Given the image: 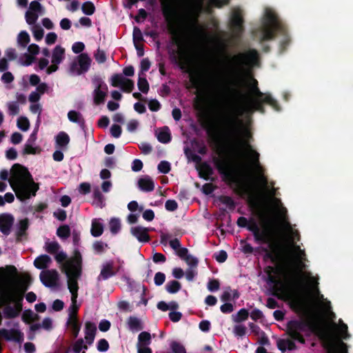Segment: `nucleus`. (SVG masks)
Returning <instances> with one entry per match:
<instances>
[{"mask_svg":"<svg viewBox=\"0 0 353 353\" xmlns=\"http://www.w3.org/2000/svg\"><path fill=\"white\" fill-rule=\"evenodd\" d=\"M199 98L205 100L214 113V124L210 130L213 139L221 144L235 161L220 168L231 182L243 188L252 180L261 194L267 198L269 214L261 213L259 223L238 219L240 226H248L256 240L268 242L276 229L285 243L294 239V229L287 219V210L280 199L274 197L275 189L270 188L259 162V154L252 149L249 141L251 134L239 115L260 110L262 103L276 108V102L270 94L261 92L256 85H192Z\"/></svg>","mask_w":353,"mask_h":353,"instance_id":"f257e3e1","label":"nucleus"},{"mask_svg":"<svg viewBox=\"0 0 353 353\" xmlns=\"http://www.w3.org/2000/svg\"><path fill=\"white\" fill-rule=\"evenodd\" d=\"M294 238L285 243L284 256L288 268L300 272L299 278L308 288L310 298L292 293L288 295L291 306L303 314V319L288 323V333L292 339L304 343L303 334L312 332L323 340L327 353H347L346 345L341 341L350 337L347 325L341 319L338 323L333 321L334 314L330 310V302L323 298L316 288L318 279L310 272H301L305 254L299 245H294L295 241L299 239L298 232Z\"/></svg>","mask_w":353,"mask_h":353,"instance_id":"f03ea898","label":"nucleus"},{"mask_svg":"<svg viewBox=\"0 0 353 353\" xmlns=\"http://www.w3.org/2000/svg\"><path fill=\"white\" fill-rule=\"evenodd\" d=\"M26 279L27 276L19 274L14 266L7 267L1 272L0 307L6 305L3 311L6 317L14 318L20 314Z\"/></svg>","mask_w":353,"mask_h":353,"instance_id":"7ed1b4c3","label":"nucleus"},{"mask_svg":"<svg viewBox=\"0 0 353 353\" xmlns=\"http://www.w3.org/2000/svg\"><path fill=\"white\" fill-rule=\"evenodd\" d=\"M0 179L8 180L17 199L21 201L35 196L39 190V185L34 181L28 170L19 164L14 165L10 173L6 170L0 171Z\"/></svg>","mask_w":353,"mask_h":353,"instance_id":"20e7f679","label":"nucleus"},{"mask_svg":"<svg viewBox=\"0 0 353 353\" xmlns=\"http://www.w3.org/2000/svg\"><path fill=\"white\" fill-rule=\"evenodd\" d=\"M81 260L79 254L73 260L68 261L63 265V271L68 279V288L71 293V305L69 308V317L77 316L79 306L77 303L78 296L77 280L81 276Z\"/></svg>","mask_w":353,"mask_h":353,"instance_id":"39448f33","label":"nucleus"},{"mask_svg":"<svg viewBox=\"0 0 353 353\" xmlns=\"http://www.w3.org/2000/svg\"><path fill=\"white\" fill-rule=\"evenodd\" d=\"M268 274L269 280L277 288H284L291 285L292 273L290 270L283 267L281 264L276 262L274 266H268L265 270Z\"/></svg>","mask_w":353,"mask_h":353,"instance_id":"423d86ee","label":"nucleus"},{"mask_svg":"<svg viewBox=\"0 0 353 353\" xmlns=\"http://www.w3.org/2000/svg\"><path fill=\"white\" fill-rule=\"evenodd\" d=\"M278 27L279 23L274 12L270 8H266L262 21V27L259 33V38L261 40L272 38L274 32Z\"/></svg>","mask_w":353,"mask_h":353,"instance_id":"0eeeda50","label":"nucleus"},{"mask_svg":"<svg viewBox=\"0 0 353 353\" xmlns=\"http://www.w3.org/2000/svg\"><path fill=\"white\" fill-rule=\"evenodd\" d=\"M91 61L87 54L82 53L71 63L69 72L72 75H80L88 70Z\"/></svg>","mask_w":353,"mask_h":353,"instance_id":"6e6552de","label":"nucleus"},{"mask_svg":"<svg viewBox=\"0 0 353 353\" xmlns=\"http://www.w3.org/2000/svg\"><path fill=\"white\" fill-rule=\"evenodd\" d=\"M44 13V8L40 3L32 1L25 14L26 21L28 25H34L40 15Z\"/></svg>","mask_w":353,"mask_h":353,"instance_id":"1a4fd4ad","label":"nucleus"},{"mask_svg":"<svg viewBox=\"0 0 353 353\" xmlns=\"http://www.w3.org/2000/svg\"><path fill=\"white\" fill-rule=\"evenodd\" d=\"M65 50L61 46H57L52 52V64L46 69L48 74H51L58 70V65L65 59Z\"/></svg>","mask_w":353,"mask_h":353,"instance_id":"9d476101","label":"nucleus"},{"mask_svg":"<svg viewBox=\"0 0 353 353\" xmlns=\"http://www.w3.org/2000/svg\"><path fill=\"white\" fill-rule=\"evenodd\" d=\"M110 84L112 86L119 88L127 92H131L134 88L133 81L121 74L112 75L110 78Z\"/></svg>","mask_w":353,"mask_h":353,"instance_id":"9b49d317","label":"nucleus"},{"mask_svg":"<svg viewBox=\"0 0 353 353\" xmlns=\"http://www.w3.org/2000/svg\"><path fill=\"white\" fill-rule=\"evenodd\" d=\"M108 90V85L101 79H98L94 81V89L92 92V97L95 105H99L105 101Z\"/></svg>","mask_w":353,"mask_h":353,"instance_id":"f8f14e48","label":"nucleus"},{"mask_svg":"<svg viewBox=\"0 0 353 353\" xmlns=\"http://www.w3.org/2000/svg\"><path fill=\"white\" fill-rule=\"evenodd\" d=\"M39 276L41 282L47 287L56 288L59 285V274L56 270H43Z\"/></svg>","mask_w":353,"mask_h":353,"instance_id":"ddd939ff","label":"nucleus"},{"mask_svg":"<svg viewBox=\"0 0 353 353\" xmlns=\"http://www.w3.org/2000/svg\"><path fill=\"white\" fill-rule=\"evenodd\" d=\"M40 48L38 45L32 43L28 47V53L23 54L20 59V63L23 65H29L34 61L35 57L39 54Z\"/></svg>","mask_w":353,"mask_h":353,"instance_id":"4468645a","label":"nucleus"},{"mask_svg":"<svg viewBox=\"0 0 353 353\" xmlns=\"http://www.w3.org/2000/svg\"><path fill=\"white\" fill-rule=\"evenodd\" d=\"M119 271V268L114 265L113 261H108L103 264L100 274L99 276V280H105L113 276Z\"/></svg>","mask_w":353,"mask_h":353,"instance_id":"2eb2a0df","label":"nucleus"},{"mask_svg":"<svg viewBox=\"0 0 353 353\" xmlns=\"http://www.w3.org/2000/svg\"><path fill=\"white\" fill-rule=\"evenodd\" d=\"M37 129L34 130L25 144L23 149L25 154H35L40 152L39 148L34 145V143L37 140Z\"/></svg>","mask_w":353,"mask_h":353,"instance_id":"dca6fc26","label":"nucleus"},{"mask_svg":"<svg viewBox=\"0 0 353 353\" xmlns=\"http://www.w3.org/2000/svg\"><path fill=\"white\" fill-rule=\"evenodd\" d=\"M14 223V217L9 214L0 215V231L5 235L10 234Z\"/></svg>","mask_w":353,"mask_h":353,"instance_id":"f3484780","label":"nucleus"},{"mask_svg":"<svg viewBox=\"0 0 353 353\" xmlns=\"http://www.w3.org/2000/svg\"><path fill=\"white\" fill-rule=\"evenodd\" d=\"M241 13L239 10H234L231 19V26L234 36H236L241 31Z\"/></svg>","mask_w":353,"mask_h":353,"instance_id":"a211bd4d","label":"nucleus"},{"mask_svg":"<svg viewBox=\"0 0 353 353\" xmlns=\"http://www.w3.org/2000/svg\"><path fill=\"white\" fill-rule=\"evenodd\" d=\"M148 228L141 226H135L131 228V233L139 241L147 242L149 241Z\"/></svg>","mask_w":353,"mask_h":353,"instance_id":"6ab92c4d","label":"nucleus"},{"mask_svg":"<svg viewBox=\"0 0 353 353\" xmlns=\"http://www.w3.org/2000/svg\"><path fill=\"white\" fill-rule=\"evenodd\" d=\"M52 263V259L46 254H42L37 257L34 261V265L40 270L46 269L50 267Z\"/></svg>","mask_w":353,"mask_h":353,"instance_id":"aec40b11","label":"nucleus"},{"mask_svg":"<svg viewBox=\"0 0 353 353\" xmlns=\"http://www.w3.org/2000/svg\"><path fill=\"white\" fill-rule=\"evenodd\" d=\"M96 325L91 322H86L85 324V339L86 342L91 344L94 339L96 334Z\"/></svg>","mask_w":353,"mask_h":353,"instance_id":"412c9836","label":"nucleus"},{"mask_svg":"<svg viewBox=\"0 0 353 353\" xmlns=\"http://www.w3.org/2000/svg\"><path fill=\"white\" fill-rule=\"evenodd\" d=\"M138 185L141 190L145 192L152 191L154 188L153 180L148 176L140 178L138 181Z\"/></svg>","mask_w":353,"mask_h":353,"instance_id":"4be33fe9","label":"nucleus"},{"mask_svg":"<svg viewBox=\"0 0 353 353\" xmlns=\"http://www.w3.org/2000/svg\"><path fill=\"white\" fill-rule=\"evenodd\" d=\"M70 142V137L64 132H60L55 137V143L57 148L65 150Z\"/></svg>","mask_w":353,"mask_h":353,"instance_id":"5701e85b","label":"nucleus"},{"mask_svg":"<svg viewBox=\"0 0 353 353\" xmlns=\"http://www.w3.org/2000/svg\"><path fill=\"white\" fill-rule=\"evenodd\" d=\"M156 136L158 140L163 143H168L171 139L170 132L167 127L157 130Z\"/></svg>","mask_w":353,"mask_h":353,"instance_id":"b1692460","label":"nucleus"},{"mask_svg":"<svg viewBox=\"0 0 353 353\" xmlns=\"http://www.w3.org/2000/svg\"><path fill=\"white\" fill-rule=\"evenodd\" d=\"M103 232V225L99 219H94L92 221L91 234L94 236H99Z\"/></svg>","mask_w":353,"mask_h":353,"instance_id":"393cba45","label":"nucleus"},{"mask_svg":"<svg viewBox=\"0 0 353 353\" xmlns=\"http://www.w3.org/2000/svg\"><path fill=\"white\" fill-rule=\"evenodd\" d=\"M151 343V334L148 332H142L138 336L137 347L149 346Z\"/></svg>","mask_w":353,"mask_h":353,"instance_id":"a878e982","label":"nucleus"},{"mask_svg":"<svg viewBox=\"0 0 353 353\" xmlns=\"http://www.w3.org/2000/svg\"><path fill=\"white\" fill-rule=\"evenodd\" d=\"M278 347L282 352L292 350L296 348L294 343L290 339H281L277 342Z\"/></svg>","mask_w":353,"mask_h":353,"instance_id":"bb28decb","label":"nucleus"},{"mask_svg":"<svg viewBox=\"0 0 353 353\" xmlns=\"http://www.w3.org/2000/svg\"><path fill=\"white\" fill-rule=\"evenodd\" d=\"M30 37L29 34L25 31H21L17 35V42L19 46L25 48L30 42Z\"/></svg>","mask_w":353,"mask_h":353,"instance_id":"cd10ccee","label":"nucleus"},{"mask_svg":"<svg viewBox=\"0 0 353 353\" xmlns=\"http://www.w3.org/2000/svg\"><path fill=\"white\" fill-rule=\"evenodd\" d=\"M127 324L128 328L132 332H138L143 328L141 321L136 317H130Z\"/></svg>","mask_w":353,"mask_h":353,"instance_id":"c85d7f7f","label":"nucleus"},{"mask_svg":"<svg viewBox=\"0 0 353 353\" xmlns=\"http://www.w3.org/2000/svg\"><path fill=\"white\" fill-rule=\"evenodd\" d=\"M30 26H31L30 30L32 33L34 39L37 41H41L44 35L43 29L39 25H37L36 23Z\"/></svg>","mask_w":353,"mask_h":353,"instance_id":"c756f323","label":"nucleus"},{"mask_svg":"<svg viewBox=\"0 0 353 353\" xmlns=\"http://www.w3.org/2000/svg\"><path fill=\"white\" fill-rule=\"evenodd\" d=\"M69 327L71 329L74 337H77L80 331V325L77 316L69 317L68 321Z\"/></svg>","mask_w":353,"mask_h":353,"instance_id":"7c9ffc66","label":"nucleus"},{"mask_svg":"<svg viewBox=\"0 0 353 353\" xmlns=\"http://www.w3.org/2000/svg\"><path fill=\"white\" fill-rule=\"evenodd\" d=\"M79 254V256H80V260L81 261V256L80 254V253L77 251H76L74 253V256L72 257H71L70 259H68L67 260H65L66 259V254L64 253V252H59V253H57L56 256H55V259L57 260V261L58 263H62V265H61V271L63 272H64L63 271V265L66 263L68 262V261H70V260H73L76 256V254ZM81 265V263H80Z\"/></svg>","mask_w":353,"mask_h":353,"instance_id":"2f4dec72","label":"nucleus"},{"mask_svg":"<svg viewBox=\"0 0 353 353\" xmlns=\"http://www.w3.org/2000/svg\"><path fill=\"white\" fill-rule=\"evenodd\" d=\"M248 312L245 309L240 310L236 314L232 316V320L236 322H241L245 321L248 317Z\"/></svg>","mask_w":353,"mask_h":353,"instance_id":"473e14b6","label":"nucleus"},{"mask_svg":"<svg viewBox=\"0 0 353 353\" xmlns=\"http://www.w3.org/2000/svg\"><path fill=\"white\" fill-rule=\"evenodd\" d=\"M88 347L83 343V339L77 340L72 345V350L74 353H85Z\"/></svg>","mask_w":353,"mask_h":353,"instance_id":"72a5a7b5","label":"nucleus"},{"mask_svg":"<svg viewBox=\"0 0 353 353\" xmlns=\"http://www.w3.org/2000/svg\"><path fill=\"white\" fill-rule=\"evenodd\" d=\"M181 284L176 281H171L168 282L165 288L168 292L170 294L176 293L181 289Z\"/></svg>","mask_w":353,"mask_h":353,"instance_id":"f704fd0d","label":"nucleus"},{"mask_svg":"<svg viewBox=\"0 0 353 353\" xmlns=\"http://www.w3.org/2000/svg\"><path fill=\"white\" fill-rule=\"evenodd\" d=\"M138 88L140 91L143 93H147L149 90V84L143 75L139 74Z\"/></svg>","mask_w":353,"mask_h":353,"instance_id":"c9c22d12","label":"nucleus"},{"mask_svg":"<svg viewBox=\"0 0 353 353\" xmlns=\"http://www.w3.org/2000/svg\"><path fill=\"white\" fill-rule=\"evenodd\" d=\"M157 307L159 310L165 312L170 310L176 309L178 307V304L174 301H172L169 303H167L164 301H161L158 303Z\"/></svg>","mask_w":353,"mask_h":353,"instance_id":"e433bc0d","label":"nucleus"},{"mask_svg":"<svg viewBox=\"0 0 353 353\" xmlns=\"http://www.w3.org/2000/svg\"><path fill=\"white\" fill-rule=\"evenodd\" d=\"M30 121L26 117H20L17 119V127L23 130L27 131L30 128Z\"/></svg>","mask_w":353,"mask_h":353,"instance_id":"4c0bfd02","label":"nucleus"},{"mask_svg":"<svg viewBox=\"0 0 353 353\" xmlns=\"http://www.w3.org/2000/svg\"><path fill=\"white\" fill-rule=\"evenodd\" d=\"M110 230L112 233L116 234L121 229V222L119 219L112 218L110 219L109 223Z\"/></svg>","mask_w":353,"mask_h":353,"instance_id":"58836bf2","label":"nucleus"},{"mask_svg":"<svg viewBox=\"0 0 353 353\" xmlns=\"http://www.w3.org/2000/svg\"><path fill=\"white\" fill-rule=\"evenodd\" d=\"M45 250L50 254L57 253L59 250V245L57 242L48 241L45 244Z\"/></svg>","mask_w":353,"mask_h":353,"instance_id":"ea45409f","label":"nucleus"},{"mask_svg":"<svg viewBox=\"0 0 353 353\" xmlns=\"http://www.w3.org/2000/svg\"><path fill=\"white\" fill-rule=\"evenodd\" d=\"M57 234L60 238L65 239L70 236V228L68 225H62L58 228Z\"/></svg>","mask_w":353,"mask_h":353,"instance_id":"a19ab883","label":"nucleus"},{"mask_svg":"<svg viewBox=\"0 0 353 353\" xmlns=\"http://www.w3.org/2000/svg\"><path fill=\"white\" fill-rule=\"evenodd\" d=\"M9 114L16 115L19 112V104L15 101L8 102L7 104Z\"/></svg>","mask_w":353,"mask_h":353,"instance_id":"79ce46f5","label":"nucleus"},{"mask_svg":"<svg viewBox=\"0 0 353 353\" xmlns=\"http://www.w3.org/2000/svg\"><path fill=\"white\" fill-rule=\"evenodd\" d=\"M82 10L84 14L91 15L94 12L95 8L92 3L87 1L83 4Z\"/></svg>","mask_w":353,"mask_h":353,"instance_id":"37998d69","label":"nucleus"},{"mask_svg":"<svg viewBox=\"0 0 353 353\" xmlns=\"http://www.w3.org/2000/svg\"><path fill=\"white\" fill-rule=\"evenodd\" d=\"M171 353H186L185 349L179 343L172 342L170 344Z\"/></svg>","mask_w":353,"mask_h":353,"instance_id":"c03bdc74","label":"nucleus"},{"mask_svg":"<svg viewBox=\"0 0 353 353\" xmlns=\"http://www.w3.org/2000/svg\"><path fill=\"white\" fill-rule=\"evenodd\" d=\"M57 40V34L55 32H51L48 33L45 37V42L47 45L51 46L56 43Z\"/></svg>","mask_w":353,"mask_h":353,"instance_id":"a18cd8bd","label":"nucleus"},{"mask_svg":"<svg viewBox=\"0 0 353 353\" xmlns=\"http://www.w3.org/2000/svg\"><path fill=\"white\" fill-rule=\"evenodd\" d=\"M158 170L161 173L167 174L170 170V163L165 161H161L158 165Z\"/></svg>","mask_w":353,"mask_h":353,"instance_id":"49530a36","label":"nucleus"},{"mask_svg":"<svg viewBox=\"0 0 353 353\" xmlns=\"http://www.w3.org/2000/svg\"><path fill=\"white\" fill-rule=\"evenodd\" d=\"M35 315L31 311H25L22 314V319L24 322L30 323L34 320Z\"/></svg>","mask_w":353,"mask_h":353,"instance_id":"de8ad7c7","label":"nucleus"},{"mask_svg":"<svg viewBox=\"0 0 353 353\" xmlns=\"http://www.w3.org/2000/svg\"><path fill=\"white\" fill-rule=\"evenodd\" d=\"M109 349L108 342L104 339H100L97 343V350L99 352H106Z\"/></svg>","mask_w":353,"mask_h":353,"instance_id":"09e8293b","label":"nucleus"},{"mask_svg":"<svg viewBox=\"0 0 353 353\" xmlns=\"http://www.w3.org/2000/svg\"><path fill=\"white\" fill-rule=\"evenodd\" d=\"M68 117L69 120L72 122L79 123L81 121V114L74 110H71L68 114Z\"/></svg>","mask_w":353,"mask_h":353,"instance_id":"8fccbe9b","label":"nucleus"},{"mask_svg":"<svg viewBox=\"0 0 353 353\" xmlns=\"http://www.w3.org/2000/svg\"><path fill=\"white\" fill-rule=\"evenodd\" d=\"M85 48V45L83 42H75L72 46V50L74 53L78 54L81 52Z\"/></svg>","mask_w":353,"mask_h":353,"instance_id":"3c124183","label":"nucleus"},{"mask_svg":"<svg viewBox=\"0 0 353 353\" xmlns=\"http://www.w3.org/2000/svg\"><path fill=\"white\" fill-rule=\"evenodd\" d=\"M219 282L216 279L209 281L208 283V289L210 292L216 291L219 289Z\"/></svg>","mask_w":353,"mask_h":353,"instance_id":"603ef678","label":"nucleus"},{"mask_svg":"<svg viewBox=\"0 0 353 353\" xmlns=\"http://www.w3.org/2000/svg\"><path fill=\"white\" fill-rule=\"evenodd\" d=\"M94 58H95L96 61L99 63H102L105 62L106 60V56H105V52L101 50H98L95 52Z\"/></svg>","mask_w":353,"mask_h":353,"instance_id":"864d4df0","label":"nucleus"},{"mask_svg":"<svg viewBox=\"0 0 353 353\" xmlns=\"http://www.w3.org/2000/svg\"><path fill=\"white\" fill-rule=\"evenodd\" d=\"M90 184L88 183H81L79 186V192L80 194H85L90 192Z\"/></svg>","mask_w":353,"mask_h":353,"instance_id":"5fc2aeb1","label":"nucleus"},{"mask_svg":"<svg viewBox=\"0 0 353 353\" xmlns=\"http://www.w3.org/2000/svg\"><path fill=\"white\" fill-rule=\"evenodd\" d=\"M246 328L243 325H236L234 327V333L237 336H242L245 334Z\"/></svg>","mask_w":353,"mask_h":353,"instance_id":"6e6d98bb","label":"nucleus"},{"mask_svg":"<svg viewBox=\"0 0 353 353\" xmlns=\"http://www.w3.org/2000/svg\"><path fill=\"white\" fill-rule=\"evenodd\" d=\"M108 245L102 242H96L93 245V248L97 253H101L105 250Z\"/></svg>","mask_w":353,"mask_h":353,"instance_id":"4d7b16f0","label":"nucleus"},{"mask_svg":"<svg viewBox=\"0 0 353 353\" xmlns=\"http://www.w3.org/2000/svg\"><path fill=\"white\" fill-rule=\"evenodd\" d=\"M110 132L112 136L115 138H118L120 137L121 134V128L118 125H112L110 128Z\"/></svg>","mask_w":353,"mask_h":353,"instance_id":"13d9d810","label":"nucleus"},{"mask_svg":"<svg viewBox=\"0 0 353 353\" xmlns=\"http://www.w3.org/2000/svg\"><path fill=\"white\" fill-rule=\"evenodd\" d=\"M183 260L185 261V262L192 267H196L198 263V260L194 257L192 255L188 254Z\"/></svg>","mask_w":353,"mask_h":353,"instance_id":"bf43d9fd","label":"nucleus"},{"mask_svg":"<svg viewBox=\"0 0 353 353\" xmlns=\"http://www.w3.org/2000/svg\"><path fill=\"white\" fill-rule=\"evenodd\" d=\"M165 279V274L161 272H157L154 276V283L157 285H162Z\"/></svg>","mask_w":353,"mask_h":353,"instance_id":"052dcab7","label":"nucleus"},{"mask_svg":"<svg viewBox=\"0 0 353 353\" xmlns=\"http://www.w3.org/2000/svg\"><path fill=\"white\" fill-rule=\"evenodd\" d=\"M150 67V63L148 59H143L141 62V71L139 74L144 76V72L148 71Z\"/></svg>","mask_w":353,"mask_h":353,"instance_id":"680f3d73","label":"nucleus"},{"mask_svg":"<svg viewBox=\"0 0 353 353\" xmlns=\"http://www.w3.org/2000/svg\"><path fill=\"white\" fill-rule=\"evenodd\" d=\"M71 21L67 18L62 19L60 21V27L62 30H68L71 28Z\"/></svg>","mask_w":353,"mask_h":353,"instance_id":"e2e57ef3","label":"nucleus"},{"mask_svg":"<svg viewBox=\"0 0 353 353\" xmlns=\"http://www.w3.org/2000/svg\"><path fill=\"white\" fill-rule=\"evenodd\" d=\"M128 208L131 212H135L137 210H139L141 212L143 210V208L139 207L138 203L135 201H132L130 202L128 205Z\"/></svg>","mask_w":353,"mask_h":353,"instance_id":"0e129e2a","label":"nucleus"},{"mask_svg":"<svg viewBox=\"0 0 353 353\" xmlns=\"http://www.w3.org/2000/svg\"><path fill=\"white\" fill-rule=\"evenodd\" d=\"M220 310L223 313H230L234 310V306L232 303L226 302L221 306Z\"/></svg>","mask_w":353,"mask_h":353,"instance_id":"69168bd1","label":"nucleus"},{"mask_svg":"<svg viewBox=\"0 0 353 353\" xmlns=\"http://www.w3.org/2000/svg\"><path fill=\"white\" fill-rule=\"evenodd\" d=\"M214 256L217 261H219L220 263H223L227 259L228 255L225 251L221 250V251L216 253Z\"/></svg>","mask_w":353,"mask_h":353,"instance_id":"338daca9","label":"nucleus"},{"mask_svg":"<svg viewBox=\"0 0 353 353\" xmlns=\"http://www.w3.org/2000/svg\"><path fill=\"white\" fill-rule=\"evenodd\" d=\"M165 206L166 210L169 211H174L177 208L178 205L174 200H168L166 201Z\"/></svg>","mask_w":353,"mask_h":353,"instance_id":"774afa93","label":"nucleus"}]
</instances>
